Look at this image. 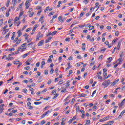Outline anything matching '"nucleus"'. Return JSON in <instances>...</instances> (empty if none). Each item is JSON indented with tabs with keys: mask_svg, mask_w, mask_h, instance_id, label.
I'll return each instance as SVG.
<instances>
[{
	"mask_svg": "<svg viewBox=\"0 0 125 125\" xmlns=\"http://www.w3.org/2000/svg\"><path fill=\"white\" fill-rule=\"evenodd\" d=\"M44 74H45V75H48V70H45L44 71Z\"/></svg>",
	"mask_w": 125,
	"mask_h": 125,
	"instance_id": "47",
	"label": "nucleus"
},
{
	"mask_svg": "<svg viewBox=\"0 0 125 125\" xmlns=\"http://www.w3.org/2000/svg\"><path fill=\"white\" fill-rule=\"evenodd\" d=\"M80 97H85V96H87V94L84 93L80 94Z\"/></svg>",
	"mask_w": 125,
	"mask_h": 125,
	"instance_id": "12",
	"label": "nucleus"
},
{
	"mask_svg": "<svg viewBox=\"0 0 125 125\" xmlns=\"http://www.w3.org/2000/svg\"><path fill=\"white\" fill-rule=\"evenodd\" d=\"M52 93H53V94H56V90L54 89L52 91Z\"/></svg>",
	"mask_w": 125,
	"mask_h": 125,
	"instance_id": "55",
	"label": "nucleus"
},
{
	"mask_svg": "<svg viewBox=\"0 0 125 125\" xmlns=\"http://www.w3.org/2000/svg\"><path fill=\"white\" fill-rule=\"evenodd\" d=\"M42 102H34V104H35V105H40V104H42Z\"/></svg>",
	"mask_w": 125,
	"mask_h": 125,
	"instance_id": "20",
	"label": "nucleus"
},
{
	"mask_svg": "<svg viewBox=\"0 0 125 125\" xmlns=\"http://www.w3.org/2000/svg\"><path fill=\"white\" fill-rule=\"evenodd\" d=\"M62 83H63V80L60 81L58 83V84H62Z\"/></svg>",
	"mask_w": 125,
	"mask_h": 125,
	"instance_id": "54",
	"label": "nucleus"
},
{
	"mask_svg": "<svg viewBox=\"0 0 125 125\" xmlns=\"http://www.w3.org/2000/svg\"><path fill=\"white\" fill-rule=\"evenodd\" d=\"M119 107H123L124 106V101H122L120 104H119Z\"/></svg>",
	"mask_w": 125,
	"mask_h": 125,
	"instance_id": "22",
	"label": "nucleus"
},
{
	"mask_svg": "<svg viewBox=\"0 0 125 125\" xmlns=\"http://www.w3.org/2000/svg\"><path fill=\"white\" fill-rule=\"evenodd\" d=\"M123 62V60L122 59V58H119L117 61H116V63H121Z\"/></svg>",
	"mask_w": 125,
	"mask_h": 125,
	"instance_id": "16",
	"label": "nucleus"
},
{
	"mask_svg": "<svg viewBox=\"0 0 125 125\" xmlns=\"http://www.w3.org/2000/svg\"><path fill=\"white\" fill-rule=\"evenodd\" d=\"M114 121H110L107 122V125H112L114 124Z\"/></svg>",
	"mask_w": 125,
	"mask_h": 125,
	"instance_id": "15",
	"label": "nucleus"
},
{
	"mask_svg": "<svg viewBox=\"0 0 125 125\" xmlns=\"http://www.w3.org/2000/svg\"><path fill=\"white\" fill-rule=\"evenodd\" d=\"M12 113H17V109H13L12 111Z\"/></svg>",
	"mask_w": 125,
	"mask_h": 125,
	"instance_id": "58",
	"label": "nucleus"
},
{
	"mask_svg": "<svg viewBox=\"0 0 125 125\" xmlns=\"http://www.w3.org/2000/svg\"><path fill=\"white\" fill-rule=\"evenodd\" d=\"M44 16H42L39 19V21L41 22V21H43V18H44Z\"/></svg>",
	"mask_w": 125,
	"mask_h": 125,
	"instance_id": "26",
	"label": "nucleus"
},
{
	"mask_svg": "<svg viewBox=\"0 0 125 125\" xmlns=\"http://www.w3.org/2000/svg\"><path fill=\"white\" fill-rule=\"evenodd\" d=\"M18 38L19 37H17L15 39V40H14L13 41V43H15V42H17V41H18Z\"/></svg>",
	"mask_w": 125,
	"mask_h": 125,
	"instance_id": "28",
	"label": "nucleus"
},
{
	"mask_svg": "<svg viewBox=\"0 0 125 125\" xmlns=\"http://www.w3.org/2000/svg\"><path fill=\"white\" fill-rule=\"evenodd\" d=\"M101 74H102L101 71H99V72L97 73V77H99V76H101Z\"/></svg>",
	"mask_w": 125,
	"mask_h": 125,
	"instance_id": "44",
	"label": "nucleus"
},
{
	"mask_svg": "<svg viewBox=\"0 0 125 125\" xmlns=\"http://www.w3.org/2000/svg\"><path fill=\"white\" fill-rule=\"evenodd\" d=\"M26 44L27 43L22 44L21 47H19V50H21V52L24 51V50L27 48V46H26Z\"/></svg>",
	"mask_w": 125,
	"mask_h": 125,
	"instance_id": "2",
	"label": "nucleus"
},
{
	"mask_svg": "<svg viewBox=\"0 0 125 125\" xmlns=\"http://www.w3.org/2000/svg\"><path fill=\"white\" fill-rule=\"evenodd\" d=\"M12 65V64L10 63H8L7 65L6 66L7 67H10V66H11Z\"/></svg>",
	"mask_w": 125,
	"mask_h": 125,
	"instance_id": "62",
	"label": "nucleus"
},
{
	"mask_svg": "<svg viewBox=\"0 0 125 125\" xmlns=\"http://www.w3.org/2000/svg\"><path fill=\"white\" fill-rule=\"evenodd\" d=\"M17 34L18 35V38H20L22 36V33H21V29H20L18 31Z\"/></svg>",
	"mask_w": 125,
	"mask_h": 125,
	"instance_id": "8",
	"label": "nucleus"
},
{
	"mask_svg": "<svg viewBox=\"0 0 125 125\" xmlns=\"http://www.w3.org/2000/svg\"><path fill=\"white\" fill-rule=\"evenodd\" d=\"M57 52L56 50H53L52 52V54H56Z\"/></svg>",
	"mask_w": 125,
	"mask_h": 125,
	"instance_id": "60",
	"label": "nucleus"
},
{
	"mask_svg": "<svg viewBox=\"0 0 125 125\" xmlns=\"http://www.w3.org/2000/svg\"><path fill=\"white\" fill-rule=\"evenodd\" d=\"M110 77H112V75L109 74L106 77L104 78V80H107V79H108V78H110Z\"/></svg>",
	"mask_w": 125,
	"mask_h": 125,
	"instance_id": "29",
	"label": "nucleus"
},
{
	"mask_svg": "<svg viewBox=\"0 0 125 125\" xmlns=\"http://www.w3.org/2000/svg\"><path fill=\"white\" fill-rule=\"evenodd\" d=\"M10 3V0H7V3H6V6L7 7H8V6H9V3Z\"/></svg>",
	"mask_w": 125,
	"mask_h": 125,
	"instance_id": "19",
	"label": "nucleus"
},
{
	"mask_svg": "<svg viewBox=\"0 0 125 125\" xmlns=\"http://www.w3.org/2000/svg\"><path fill=\"white\" fill-rule=\"evenodd\" d=\"M29 1H30V0H27L25 3L26 9H28L30 6V5L29 4Z\"/></svg>",
	"mask_w": 125,
	"mask_h": 125,
	"instance_id": "5",
	"label": "nucleus"
},
{
	"mask_svg": "<svg viewBox=\"0 0 125 125\" xmlns=\"http://www.w3.org/2000/svg\"><path fill=\"white\" fill-rule=\"evenodd\" d=\"M27 45H28V47L32 46V45H33V42H31L30 43H29L27 44Z\"/></svg>",
	"mask_w": 125,
	"mask_h": 125,
	"instance_id": "30",
	"label": "nucleus"
},
{
	"mask_svg": "<svg viewBox=\"0 0 125 125\" xmlns=\"http://www.w3.org/2000/svg\"><path fill=\"white\" fill-rule=\"evenodd\" d=\"M14 8V7H10L8 11H7L8 12H10L11 11L12 9Z\"/></svg>",
	"mask_w": 125,
	"mask_h": 125,
	"instance_id": "24",
	"label": "nucleus"
},
{
	"mask_svg": "<svg viewBox=\"0 0 125 125\" xmlns=\"http://www.w3.org/2000/svg\"><path fill=\"white\" fill-rule=\"evenodd\" d=\"M90 42H94V38H92V39H90Z\"/></svg>",
	"mask_w": 125,
	"mask_h": 125,
	"instance_id": "64",
	"label": "nucleus"
},
{
	"mask_svg": "<svg viewBox=\"0 0 125 125\" xmlns=\"http://www.w3.org/2000/svg\"><path fill=\"white\" fill-rule=\"evenodd\" d=\"M104 43H105L106 45L108 46V47L109 48H111V47H112V45H110V43H109V42L106 41V42H104Z\"/></svg>",
	"mask_w": 125,
	"mask_h": 125,
	"instance_id": "10",
	"label": "nucleus"
},
{
	"mask_svg": "<svg viewBox=\"0 0 125 125\" xmlns=\"http://www.w3.org/2000/svg\"><path fill=\"white\" fill-rule=\"evenodd\" d=\"M56 34H57V31L52 32V36H54Z\"/></svg>",
	"mask_w": 125,
	"mask_h": 125,
	"instance_id": "45",
	"label": "nucleus"
},
{
	"mask_svg": "<svg viewBox=\"0 0 125 125\" xmlns=\"http://www.w3.org/2000/svg\"><path fill=\"white\" fill-rule=\"evenodd\" d=\"M62 90L61 91V92L63 93V92H65L66 91V88H64L63 87H62Z\"/></svg>",
	"mask_w": 125,
	"mask_h": 125,
	"instance_id": "32",
	"label": "nucleus"
},
{
	"mask_svg": "<svg viewBox=\"0 0 125 125\" xmlns=\"http://www.w3.org/2000/svg\"><path fill=\"white\" fill-rule=\"evenodd\" d=\"M89 30H93L94 29V26L90 25L88 26Z\"/></svg>",
	"mask_w": 125,
	"mask_h": 125,
	"instance_id": "17",
	"label": "nucleus"
},
{
	"mask_svg": "<svg viewBox=\"0 0 125 125\" xmlns=\"http://www.w3.org/2000/svg\"><path fill=\"white\" fill-rule=\"evenodd\" d=\"M32 62H33V58H30L27 60L25 63H31Z\"/></svg>",
	"mask_w": 125,
	"mask_h": 125,
	"instance_id": "11",
	"label": "nucleus"
},
{
	"mask_svg": "<svg viewBox=\"0 0 125 125\" xmlns=\"http://www.w3.org/2000/svg\"><path fill=\"white\" fill-rule=\"evenodd\" d=\"M83 2L85 3V4H87V3H88V0H84Z\"/></svg>",
	"mask_w": 125,
	"mask_h": 125,
	"instance_id": "51",
	"label": "nucleus"
},
{
	"mask_svg": "<svg viewBox=\"0 0 125 125\" xmlns=\"http://www.w3.org/2000/svg\"><path fill=\"white\" fill-rule=\"evenodd\" d=\"M3 24V19L0 20V25L1 26Z\"/></svg>",
	"mask_w": 125,
	"mask_h": 125,
	"instance_id": "31",
	"label": "nucleus"
},
{
	"mask_svg": "<svg viewBox=\"0 0 125 125\" xmlns=\"http://www.w3.org/2000/svg\"><path fill=\"white\" fill-rule=\"evenodd\" d=\"M21 41H22V40H18L17 42H16V44H19V43H20L21 42Z\"/></svg>",
	"mask_w": 125,
	"mask_h": 125,
	"instance_id": "37",
	"label": "nucleus"
},
{
	"mask_svg": "<svg viewBox=\"0 0 125 125\" xmlns=\"http://www.w3.org/2000/svg\"><path fill=\"white\" fill-rule=\"evenodd\" d=\"M84 88H85V89H87L88 88H89V85H87L85 86Z\"/></svg>",
	"mask_w": 125,
	"mask_h": 125,
	"instance_id": "63",
	"label": "nucleus"
},
{
	"mask_svg": "<svg viewBox=\"0 0 125 125\" xmlns=\"http://www.w3.org/2000/svg\"><path fill=\"white\" fill-rule=\"evenodd\" d=\"M34 16V12H32L29 14L30 17H32Z\"/></svg>",
	"mask_w": 125,
	"mask_h": 125,
	"instance_id": "61",
	"label": "nucleus"
},
{
	"mask_svg": "<svg viewBox=\"0 0 125 125\" xmlns=\"http://www.w3.org/2000/svg\"><path fill=\"white\" fill-rule=\"evenodd\" d=\"M51 39H52V37H50V38H48V39H47L45 42V43H47L48 42H49V41L51 40Z\"/></svg>",
	"mask_w": 125,
	"mask_h": 125,
	"instance_id": "13",
	"label": "nucleus"
},
{
	"mask_svg": "<svg viewBox=\"0 0 125 125\" xmlns=\"http://www.w3.org/2000/svg\"><path fill=\"white\" fill-rule=\"evenodd\" d=\"M110 83H111V80H105L104 81L103 83H102V85L104 86H105V87H107V86H109L110 85Z\"/></svg>",
	"mask_w": 125,
	"mask_h": 125,
	"instance_id": "1",
	"label": "nucleus"
},
{
	"mask_svg": "<svg viewBox=\"0 0 125 125\" xmlns=\"http://www.w3.org/2000/svg\"><path fill=\"white\" fill-rule=\"evenodd\" d=\"M0 9H1L2 10V12H3L4 10H6V7L3 6V7H2Z\"/></svg>",
	"mask_w": 125,
	"mask_h": 125,
	"instance_id": "27",
	"label": "nucleus"
},
{
	"mask_svg": "<svg viewBox=\"0 0 125 125\" xmlns=\"http://www.w3.org/2000/svg\"><path fill=\"white\" fill-rule=\"evenodd\" d=\"M19 19H20V18H19V17L18 18V17H16L15 19V22L18 21V20H19Z\"/></svg>",
	"mask_w": 125,
	"mask_h": 125,
	"instance_id": "36",
	"label": "nucleus"
},
{
	"mask_svg": "<svg viewBox=\"0 0 125 125\" xmlns=\"http://www.w3.org/2000/svg\"><path fill=\"white\" fill-rule=\"evenodd\" d=\"M31 67L30 66H26L24 67L25 70H30Z\"/></svg>",
	"mask_w": 125,
	"mask_h": 125,
	"instance_id": "42",
	"label": "nucleus"
},
{
	"mask_svg": "<svg viewBox=\"0 0 125 125\" xmlns=\"http://www.w3.org/2000/svg\"><path fill=\"white\" fill-rule=\"evenodd\" d=\"M29 54H30V52L24 54L22 56L23 58H26V57H27V56H28V55H29Z\"/></svg>",
	"mask_w": 125,
	"mask_h": 125,
	"instance_id": "14",
	"label": "nucleus"
},
{
	"mask_svg": "<svg viewBox=\"0 0 125 125\" xmlns=\"http://www.w3.org/2000/svg\"><path fill=\"white\" fill-rule=\"evenodd\" d=\"M125 110H124L119 115V116H118V119H121V118L123 117V116L124 115V114H125Z\"/></svg>",
	"mask_w": 125,
	"mask_h": 125,
	"instance_id": "6",
	"label": "nucleus"
},
{
	"mask_svg": "<svg viewBox=\"0 0 125 125\" xmlns=\"http://www.w3.org/2000/svg\"><path fill=\"white\" fill-rule=\"evenodd\" d=\"M8 31H9V29H4L3 32H4L5 34H6V33H7V32H8Z\"/></svg>",
	"mask_w": 125,
	"mask_h": 125,
	"instance_id": "46",
	"label": "nucleus"
},
{
	"mask_svg": "<svg viewBox=\"0 0 125 125\" xmlns=\"http://www.w3.org/2000/svg\"><path fill=\"white\" fill-rule=\"evenodd\" d=\"M41 8H42V7L40 6H37V7H36V9L37 10H39V9H41Z\"/></svg>",
	"mask_w": 125,
	"mask_h": 125,
	"instance_id": "57",
	"label": "nucleus"
},
{
	"mask_svg": "<svg viewBox=\"0 0 125 125\" xmlns=\"http://www.w3.org/2000/svg\"><path fill=\"white\" fill-rule=\"evenodd\" d=\"M117 42V40H116V39H114L112 42V44H110V45H111V46L113 45V44H114V43H115V42Z\"/></svg>",
	"mask_w": 125,
	"mask_h": 125,
	"instance_id": "33",
	"label": "nucleus"
},
{
	"mask_svg": "<svg viewBox=\"0 0 125 125\" xmlns=\"http://www.w3.org/2000/svg\"><path fill=\"white\" fill-rule=\"evenodd\" d=\"M3 107H4V104H1L0 105V114H2V112H3V110H4V108H3Z\"/></svg>",
	"mask_w": 125,
	"mask_h": 125,
	"instance_id": "4",
	"label": "nucleus"
},
{
	"mask_svg": "<svg viewBox=\"0 0 125 125\" xmlns=\"http://www.w3.org/2000/svg\"><path fill=\"white\" fill-rule=\"evenodd\" d=\"M59 4L57 6V7H58V8H59V7H60V4H61V3H62V1H59L58 2Z\"/></svg>",
	"mask_w": 125,
	"mask_h": 125,
	"instance_id": "23",
	"label": "nucleus"
},
{
	"mask_svg": "<svg viewBox=\"0 0 125 125\" xmlns=\"http://www.w3.org/2000/svg\"><path fill=\"white\" fill-rule=\"evenodd\" d=\"M44 42V40H42L41 41H40L38 43V46H42V44H43Z\"/></svg>",
	"mask_w": 125,
	"mask_h": 125,
	"instance_id": "7",
	"label": "nucleus"
},
{
	"mask_svg": "<svg viewBox=\"0 0 125 125\" xmlns=\"http://www.w3.org/2000/svg\"><path fill=\"white\" fill-rule=\"evenodd\" d=\"M51 83H52V81L51 80V79H50L48 80V81L47 82V84H50Z\"/></svg>",
	"mask_w": 125,
	"mask_h": 125,
	"instance_id": "38",
	"label": "nucleus"
},
{
	"mask_svg": "<svg viewBox=\"0 0 125 125\" xmlns=\"http://www.w3.org/2000/svg\"><path fill=\"white\" fill-rule=\"evenodd\" d=\"M98 5H99V2H96L95 4V7H97V6H98Z\"/></svg>",
	"mask_w": 125,
	"mask_h": 125,
	"instance_id": "59",
	"label": "nucleus"
},
{
	"mask_svg": "<svg viewBox=\"0 0 125 125\" xmlns=\"http://www.w3.org/2000/svg\"><path fill=\"white\" fill-rule=\"evenodd\" d=\"M59 94H56L52 98V99H56L57 97H58Z\"/></svg>",
	"mask_w": 125,
	"mask_h": 125,
	"instance_id": "21",
	"label": "nucleus"
},
{
	"mask_svg": "<svg viewBox=\"0 0 125 125\" xmlns=\"http://www.w3.org/2000/svg\"><path fill=\"white\" fill-rule=\"evenodd\" d=\"M9 51H14L15 50V49L14 48H11L8 49Z\"/></svg>",
	"mask_w": 125,
	"mask_h": 125,
	"instance_id": "34",
	"label": "nucleus"
},
{
	"mask_svg": "<svg viewBox=\"0 0 125 125\" xmlns=\"http://www.w3.org/2000/svg\"><path fill=\"white\" fill-rule=\"evenodd\" d=\"M53 72H54V69H53V68H51L50 71V73L52 74H53Z\"/></svg>",
	"mask_w": 125,
	"mask_h": 125,
	"instance_id": "40",
	"label": "nucleus"
},
{
	"mask_svg": "<svg viewBox=\"0 0 125 125\" xmlns=\"http://www.w3.org/2000/svg\"><path fill=\"white\" fill-rule=\"evenodd\" d=\"M54 14V12H51L50 13H49V16H50L51 15H53Z\"/></svg>",
	"mask_w": 125,
	"mask_h": 125,
	"instance_id": "53",
	"label": "nucleus"
},
{
	"mask_svg": "<svg viewBox=\"0 0 125 125\" xmlns=\"http://www.w3.org/2000/svg\"><path fill=\"white\" fill-rule=\"evenodd\" d=\"M101 51H103V52H105L106 51V48L103 47L102 49H101Z\"/></svg>",
	"mask_w": 125,
	"mask_h": 125,
	"instance_id": "41",
	"label": "nucleus"
},
{
	"mask_svg": "<svg viewBox=\"0 0 125 125\" xmlns=\"http://www.w3.org/2000/svg\"><path fill=\"white\" fill-rule=\"evenodd\" d=\"M49 113H51V110H49L47 111L46 112L44 113L42 116H41V118L43 119L44 117H45L47 115H48Z\"/></svg>",
	"mask_w": 125,
	"mask_h": 125,
	"instance_id": "3",
	"label": "nucleus"
},
{
	"mask_svg": "<svg viewBox=\"0 0 125 125\" xmlns=\"http://www.w3.org/2000/svg\"><path fill=\"white\" fill-rule=\"evenodd\" d=\"M23 14H24V12L23 11H21L20 13V15L19 16V18H21V17H22V16L23 15Z\"/></svg>",
	"mask_w": 125,
	"mask_h": 125,
	"instance_id": "18",
	"label": "nucleus"
},
{
	"mask_svg": "<svg viewBox=\"0 0 125 125\" xmlns=\"http://www.w3.org/2000/svg\"><path fill=\"white\" fill-rule=\"evenodd\" d=\"M9 12H6V17H9Z\"/></svg>",
	"mask_w": 125,
	"mask_h": 125,
	"instance_id": "48",
	"label": "nucleus"
},
{
	"mask_svg": "<svg viewBox=\"0 0 125 125\" xmlns=\"http://www.w3.org/2000/svg\"><path fill=\"white\" fill-rule=\"evenodd\" d=\"M4 58L6 59V60H11L12 58H8L6 57V55H4L2 57V59H4Z\"/></svg>",
	"mask_w": 125,
	"mask_h": 125,
	"instance_id": "9",
	"label": "nucleus"
},
{
	"mask_svg": "<svg viewBox=\"0 0 125 125\" xmlns=\"http://www.w3.org/2000/svg\"><path fill=\"white\" fill-rule=\"evenodd\" d=\"M104 78L105 79L106 78V76H107V73L106 72H104L103 73Z\"/></svg>",
	"mask_w": 125,
	"mask_h": 125,
	"instance_id": "43",
	"label": "nucleus"
},
{
	"mask_svg": "<svg viewBox=\"0 0 125 125\" xmlns=\"http://www.w3.org/2000/svg\"><path fill=\"white\" fill-rule=\"evenodd\" d=\"M86 125H88L89 124H90V120H88L86 121Z\"/></svg>",
	"mask_w": 125,
	"mask_h": 125,
	"instance_id": "56",
	"label": "nucleus"
},
{
	"mask_svg": "<svg viewBox=\"0 0 125 125\" xmlns=\"http://www.w3.org/2000/svg\"><path fill=\"white\" fill-rule=\"evenodd\" d=\"M116 83H116V81H114V82L112 83L111 86H114V85H115V84H116Z\"/></svg>",
	"mask_w": 125,
	"mask_h": 125,
	"instance_id": "35",
	"label": "nucleus"
},
{
	"mask_svg": "<svg viewBox=\"0 0 125 125\" xmlns=\"http://www.w3.org/2000/svg\"><path fill=\"white\" fill-rule=\"evenodd\" d=\"M62 19V16H60L58 17V22H59V21H61V20Z\"/></svg>",
	"mask_w": 125,
	"mask_h": 125,
	"instance_id": "50",
	"label": "nucleus"
},
{
	"mask_svg": "<svg viewBox=\"0 0 125 125\" xmlns=\"http://www.w3.org/2000/svg\"><path fill=\"white\" fill-rule=\"evenodd\" d=\"M108 61H109V63H110L112 60H113V58L109 57L107 59Z\"/></svg>",
	"mask_w": 125,
	"mask_h": 125,
	"instance_id": "25",
	"label": "nucleus"
},
{
	"mask_svg": "<svg viewBox=\"0 0 125 125\" xmlns=\"http://www.w3.org/2000/svg\"><path fill=\"white\" fill-rule=\"evenodd\" d=\"M95 93H96V90H94L93 92V93H92V97H93V96H94V94H95Z\"/></svg>",
	"mask_w": 125,
	"mask_h": 125,
	"instance_id": "39",
	"label": "nucleus"
},
{
	"mask_svg": "<svg viewBox=\"0 0 125 125\" xmlns=\"http://www.w3.org/2000/svg\"><path fill=\"white\" fill-rule=\"evenodd\" d=\"M47 62H48V63H49V62H52V60L51 59L49 58L48 59Z\"/></svg>",
	"mask_w": 125,
	"mask_h": 125,
	"instance_id": "52",
	"label": "nucleus"
},
{
	"mask_svg": "<svg viewBox=\"0 0 125 125\" xmlns=\"http://www.w3.org/2000/svg\"><path fill=\"white\" fill-rule=\"evenodd\" d=\"M16 1H17V0H12V2H13L14 6H15V3H16Z\"/></svg>",
	"mask_w": 125,
	"mask_h": 125,
	"instance_id": "49",
	"label": "nucleus"
}]
</instances>
